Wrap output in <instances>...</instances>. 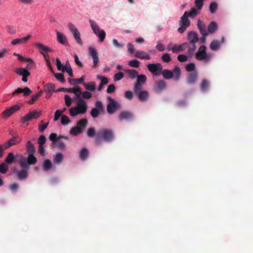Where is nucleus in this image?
Segmentation results:
<instances>
[{
  "label": "nucleus",
  "mask_w": 253,
  "mask_h": 253,
  "mask_svg": "<svg viewBox=\"0 0 253 253\" xmlns=\"http://www.w3.org/2000/svg\"><path fill=\"white\" fill-rule=\"evenodd\" d=\"M44 91L45 92H55V85L52 83H48L44 86Z\"/></svg>",
  "instance_id": "33"
},
{
  "label": "nucleus",
  "mask_w": 253,
  "mask_h": 253,
  "mask_svg": "<svg viewBox=\"0 0 253 253\" xmlns=\"http://www.w3.org/2000/svg\"><path fill=\"white\" fill-rule=\"evenodd\" d=\"M217 29V26L215 22H211L208 26V30L210 33H214Z\"/></svg>",
  "instance_id": "36"
},
{
  "label": "nucleus",
  "mask_w": 253,
  "mask_h": 253,
  "mask_svg": "<svg viewBox=\"0 0 253 253\" xmlns=\"http://www.w3.org/2000/svg\"><path fill=\"white\" fill-rule=\"evenodd\" d=\"M134 118L133 114L130 111H122L119 116V119L120 121H132Z\"/></svg>",
  "instance_id": "9"
},
{
  "label": "nucleus",
  "mask_w": 253,
  "mask_h": 253,
  "mask_svg": "<svg viewBox=\"0 0 253 253\" xmlns=\"http://www.w3.org/2000/svg\"><path fill=\"white\" fill-rule=\"evenodd\" d=\"M60 138H63L64 139H67L68 137H65V136H60L59 137H58L57 138V141H56V143H57V146H58V147L60 149H64L65 148V144L64 143H63V142L61 140H60Z\"/></svg>",
  "instance_id": "45"
},
{
  "label": "nucleus",
  "mask_w": 253,
  "mask_h": 253,
  "mask_svg": "<svg viewBox=\"0 0 253 253\" xmlns=\"http://www.w3.org/2000/svg\"><path fill=\"white\" fill-rule=\"evenodd\" d=\"M186 70L188 72L193 71L195 69V65L194 63H191L186 65Z\"/></svg>",
  "instance_id": "62"
},
{
  "label": "nucleus",
  "mask_w": 253,
  "mask_h": 253,
  "mask_svg": "<svg viewBox=\"0 0 253 253\" xmlns=\"http://www.w3.org/2000/svg\"><path fill=\"white\" fill-rule=\"evenodd\" d=\"M114 133L113 130L109 128H102L97 131L94 138L96 145H100L103 141L111 142L114 139Z\"/></svg>",
  "instance_id": "1"
},
{
  "label": "nucleus",
  "mask_w": 253,
  "mask_h": 253,
  "mask_svg": "<svg viewBox=\"0 0 253 253\" xmlns=\"http://www.w3.org/2000/svg\"><path fill=\"white\" fill-rule=\"evenodd\" d=\"M196 43L187 42V54L188 56L192 57L193 56L196 48Z\"/></svg>",
  "instance_id": "20"
},
{
  "label": "nucleus",
  "mask_w": 253,
  "mask_h": 253,
  "mask_svg": "<svg viewBox=\"0 0 253 253\" xmlns=\"http://www.w3.org/2000/svg\"><path fill=\"white\" fill-rule=\"evenodd\" d=\"M162 59L164 62L168 63L171 60V57L169 54L164 53L162 56Z\"/></svg>",
  "instance_id": "61"
},
{
  "label": "nucleus",
  "mask_w": 253,
  "mask_h": 253,
  "mask_svg": "<svg viewBox=\"0 0 253 253\" xmlns=\"http://www.w3.org/2000/svg\"><path fill=\"white\" fill-rule=\"evenodd\" d=\"M63 159V156L62 153H57L54 158V162L56 164H60Z\"/></svg>",
  "instance_id": "43"
},
{
  "label": "nucleus",
  "mask_w": 253,
  "mask_h": 253,
  "mask_svg": "<svg viewBox=\"0 0 253 253\" xmlns=\"http://www.w3.org/2000/svg\"><path fill=\"white\" fill-rule=\"evenodd\" d=\"M143 84H140L139 83H136L134 86V91L135 93L136 94L139 91H141V89Z\"/></svg>",
  "instance_id": "64"
},
{
  "label": "nucleus",
  "mask_w": 253,
  "mask_h": 253,
  "mask_svg": "<svg viewBox=\"0 0 253 253\" xmlns=\"http://www.w3.org/2000/svg\"><path fill=\"white\" fill-rule=\"evenodd\" d=\"M63 69L64 71H66L71 77L74 76L72 68L70 66V63L68 61H67L65 63V65Z\"/></svg>",
  "instance_id": "32"
},
{
  "label": "nucleus",
  "mask_w": 253,
  "mask_h": 253,
  "mask_svg": "<svg viewBox=\"0 0 253 253\" xmlns=\"http://www.w3.org/2000/svg\"><path fill=\"white\" fill-rule=\"evenodd\" d=\"M108 99L110 103L107 106V111L109 114H113L120 107V105L111 97H109Z\"/></svg>",
  "instance_id": "7"
},
{
  "label": "nucleus",
  "mask_w": 253,
  "mask_h": 253,
  "mask_svg": "<svg viewBox=\"0 0 253 253\" xmlns=\"http://www.w3.org/2000/svg\"><path fill=\"white\" fill-rule=\"evenodd\" d=\"M148 70L155 75H159L162 72L163 66L160 63L149 64L147 65Z\"/></svg>",
  "instance_id": "8"
},
{
  "label": "nucleus",
  "mask_w": 253,
  "mask_h": 253,
  "mask_svg": "<svg viewBox=\"0 0 253 253\" xmlns=\"http://www.w3.org/2000/svg\"><path fill=\"white\" fill-rule=\"evenodd\" d=\"M57 35V41L62 44L65 45L67 43V39L66 37L63 34L60 33L57 30H56Z\"/></svg>",
  "instance_id": "19"
},
{
  "label": "nucleus",
  "mask_w": 253,
  "mask_h": 253,
  "mask_svg": "<svg viewBox=\"0 0 253 253\" xmlns=\"http://www.w3.org/2000/svg\"><path fill=\"white\" fill-rule=\"evenodd\" d=\"M27 161L29 166L34 165L37 162V159L34 156V154H29Z\"/></svg>",
  "instance_id": "41"
},
{
  "label": "nucleus",
  "mask_w": 253,
  "mask_h": 253,
  "mask_svg": "<svg viewBox=\"0 0 253 253\" xmlns=\"http://www.w3.org/2000/svg\"><path fill=\"white\" fill-rule=\"evenodd\" d=\"M173 77L175 81L179 79L180 77L181 71L180 69L178 66H175L173 70Z\"/></svg>",
  "instance_id": "30"
},
{
  "label": "nucleus",
  "mask_w": 253,
  "mask_h": 253,
  "mask_svg": "<svg viewBox=\"0 0 253 253\" xmlns=\"http://www.w3.org/2000/svg\"><path fill=\"white\" fill-rule=\"evenodd\" d=\"M46 142V137L44 135H42L40 136V137L38 139V143L39 144V146H43V144Z\"/></svg>",
  "instance_id": "59"
},
{
  "label": "nucleus",
  "mask_w": 253,
  "mask_h": 253,
  "mask_svg": "<svg viewBox=\"0 0 253 253\" xmlns=\"http://www.w3.org/2000/svg\"><path fill=\"white\" fill-rule=\"evenodd\" d=\"M27 169L23 168L21 170L14 169L13 172L16 174L17 177L20 180L26 179L28 176Z\"/></svg>",
  "instance_id": "11"
},
{
  "label": "nucleus",
  "mask_w": 253,
  "mask_h": 253,
  "mask_svg": "<svg viewBox=\"0 0 253 253\" xmlns=\"http://www.w3.org/2000/svg\"><path fill=\"white\" fill-rule=\"evenodd\" d=\"M220 46V42L218 40H213L210 44V48L212 50H217L219 48Z\"/></svg>",
  "instance_id": "42"
},
{
  "label": "nucleus",
  "mask_w": 253,
  "mask_h": 253,
  "mask_svg": "<svg viewBox=\"0 0 253 253\" xmlns=\"http://www.w3.org/2000/svg\"><path fill=\"white\" fill-rule=\"evenodd\" d=\"M76 103V106L72 107L69 109V114L72 117H75L78 114H84L87 109L86 102L83 98L78 99Z\"/></svg>",
  "instance_id": "2"
},
{
  "label": "nucleus",
  "mask_w": 253,
  "mask_h": 253,
  "mask_svg": "<svg viewBox=\"0 0 253 253\" xmlns=\"http://www.w3.org/2000/svg\"><path fill=\"white\" fill-rule=\"evenodd\" d=\"M83 84L85 87L86 89L89 91H93L95 89L96 84L94 82H90L87 84L83 83Z\"/></svg>",
  "instance_id": "26"
},
{
  "label": "nucleus",
  "mask_w": 253,
  "mask_h": 253,
  "mask_svg": "<svg viewBox=\"0 0 253 253\" xmlns=\"http://www.w3.org/2000/svg\"><path fill=\"white\" fill-rule=\"evenodd\" d=\"M15 72L19 76L22 77L24 76H30L31 74L30 72H29L27 69L22 67L17 69Z\"/></svg>",
  "instance_id": "25"
},
{
  "label": "nucleus",
  "mask_w": 253,
  "mask_h": 253,
  "mask_svg": "<svg viewBox=\"0 0 253 253\" xmlns=\"http://www.w3.org/2000/svg\"><path fill=\"white\" fill-rule=\"evenodd\" d=\"M80 158L82 161L86 160L89 156V151L86 148H83L80 152Z\"/></svg>",
  "instance_id": "24"
},
{
  "label": "nucleus",
  "mask_w": 253,
  "mask_h": 253,
  "mask_svg": "<svg viewBox=\"0 0 253 253\" xmlns=\"http://www.w3.org/2000/svg\"><path fill=\"white\" fill-rule=\"evenodd\" d=\"M96 133L95 130L93 127L89 128L87 131V135L88 137L90 138L93 136L95 137Z\"/></svg>",
  "instance_id": "54"
},
{
  "label": "nucleus",
  "mask_w": 253,
  "mask_h": 253,
  "mask_svg": "<svg viewBox=\"0 0 253 253\" xmlns=\"http://www.w3.org/2000/svg\"><path fill=\"white\" fill-rule=\"evenodd\" d=\"M54 76L55 78L61 82L62 83L65 82V78L64 74L62 73H55L54 74Z\"/></svg>",
  "instance_id": "51"
},
{
  "label": "nucleus",
  "mask_w": 253,
  "mask_h": 253,
  "mask_svg": "<svg viewBox=\"0 0 253 253\" xmlns=\"http://www.w3.org/2000/svg\"><path fill=\"white\" fill-rule=\"evenodd\" d=\"M89 22L93 32L95 35H97L98 32L100 31V28L94 21L89 19Z\"/></svg>",
  "instance_id": "28"
},
{
  "label": "nucleus",
  "mask_w": 253,
  "mask_h": 253,
  "mask_svg": "<svg viewBox=\"0 0 253 253\" xmlns=\"http://www.w3.org/2000/svg\"><path fill=\"white\" fill-rule=\"evenodd\" d=\"M41 114V112H39L37 110H34L33 111L30 112L25 116L21 118V123L24 124L28 121H31L33 119H37L40 116Z\"/></svg>",
  "instance_id": "6"
},
{
  "label": "nucleus",
  "mask_w": 253,
  "mask_h": 253,
  "mask_svg": "<svg viewBox=\"0 0 253 253\" xmlns=\"http://www.w3.org/2000/svg\"><path fill=\"white\" fill-rule=\"evenodd\" d=\"M206 48V46L204 45L200 46L195 53V58L197 60L203 61L204 63H208L211 60L212 55L207 53Z\"/></svg>",
  "instance_id": "4"
},
{
  "label": "nucleus",
  "mask_w": 253,
  "mask_h": 253,
  "mask_svg": "<svg viewBox=\"0 0 253 253\" xmlns=\"http://www.w3.org/2000/svg\"><path fill=\"white\" fill-rule=\"evenodd\" d=\"M82 130L80 129L77 126L73 127L70 130V134L74 135L77 136L82 132Z\"/></svg>",
  "instance_id": "46"
},
{
  "label": "nucleus",
  "mask_w": 253,
  "mask_h": 253,
  "mask_svg": "<svg viewBox=\"0 0 253 253\" xmlns=\"http://www.w3.org/2000/svg\"><path fill=\"white\" fill-rule=\"evenodd\" d=\"M88 49L89 54L92 56L93 58V67H96L99 61V58L97 52L95 49L91 46H89Z\"/></svg>",
  "instance_id": "13"
},
{
  "label": "nucleus",
  "mask_w": 253,
  "mask_h": 253,
  "mask_svg": "<svg viewBox=\"0 0 253 253\" xmlns=\"http://www.w3.org/2000/svg\"><path fill=\"white\" fill-rule=\"evenodd\" d=\"M87 124V120L86 119H82L78 122L77 126L82 130H84Z\"/></svg>",
  "instance_id": "35"
},
{
  "label": "nucleus",
  "mask_w": 253,
  "mask_h": 253,
  "mask_svg": "<svg viewBox=\"0 0 253 253\" xmlns=\"http://www.w3.org/2000/svg\"><path fill=\"white\" fill-rule=\"evenodd\" d=\"M65 104L67 107H70L72 103V99L67 94L64 95Z\"/></svg>",
  "instance_id": "53"
},
{
  "label": "nucleus",
  "mask_w": 253,
  "mask_h": 253,
  "mask_svg": "<svg viewBox=\"0 0 253 253\" xmlns=\"http://www.w3.org/2000/svg\"><path fill=\"white\" fill-rule=\"evenodd\" d=\"M8 170V166L6 163H2L0 165V172L2 174H5Z\"/></svg>",
  "instance_id": "47"
},
{
  "label": "nucleus",
  "mask_w": 253,
  "mask_h": 253,
  "mask_svg": "<svg viewBox=\"0 0 253 253\" xmlns=\"http://www.w3.org/2000/svg\"><path fill=\"white\" fill-rule=\"evenodd\" d=\"M146 80L147 78L145 75L143 74L138 75L137 76L136 83L143 84L146 82Z\"/></svg>",
  "instance_id": "44"
},
{
  "label": "nucleus",
  "mask_w": 253,
  "mask_h": 253,
  "mask_svg": "<svg viewBox=\"0 0 253 253\" xmlns=\"http://www.w3.org/2000/svg\"><path fill=\"white\" fill-rule=\"evenodd\" d=\"M99 38V42H102L105 38L106 33L104 30H101L98 32L97 35H96Z\"/></svg>",
  "instance_id": "49"
},
{
  "label": "nucleus",
  "mask_w": 253,
  "mask_h": 253,
  "mask_svg": "<svg viewBox=\"0 0 253 253\" xmlns=\"http://www.w3.org/2000/svg\"><path fill=\"white\" fill-rule=\"evenodd\" d=\"M125 72L128 74L129 78L131 79H135L138 74V72L134 69L125 70Z\"/></svg>",
  "instance_id": "31"
},
{
  "label": "nucleus",
  "mask_w": 253,
  "mask_h": 253,
  "mask_svg": "<svg viewBox=\"0 0 253 253\" xmlns=\"http://www.w3.org/2000/svg\"><path fill=\"white\" fill-rule=\"evenodd\" d=\"M26 149L28 154H34L35 152V148L30 141L27 142Z\"/></svg>",
  "instance_id": "37"
},
{
  "label": "nucleus",
  "mask_w": 253,
  "mask_h": 253,
  "mask_svg": "<svg viewBox=\"0 0 253 253\" xmlns=\"http://www.w3.org/2000/svg\"><path fill=\"white\" fill-rule=\"evenodd\" d=\"M124 76V74L122 72H119L116 74H115L114 76V81L115 82L121 80L123 78Z\"/></svg>",
  "instance_id": "52"
},
{
  "label": "nucleus",
  "mask_w": 253,
  "mask_h": 253,
  "mask_svg": "<svg viewBox=\"0 0 253 253\" xmlns=\"http://www.w3.org/2000/svg\"><path fill=\"white\" fill-rule=\"evenodd\" d=\"M198 78V73L196 72H193L190 73L186 79V82L188 84H192L196 83Z\"/></svg>",
  "instance_id": "15"
},
{
  "label": "nucleus",
  "mask_w": 253,
  "mask_h": 253,
  "mask_svg": "<svg viewBox=\"0 0 253 253\" xmlns=\"http://www.w3.org/2000/svg\"><path fill=\"white\" fill-rule=\"evenodd\" d=\"M74 36V37L76 41V42L80 45H82L83 44V41L81 38V34L78 31V30H76L72 33Z\"/></svg>",
  "instance_id": "27"
},
{
  "label": "nucleus",
  "mask_w": 253,
  "mask_h": 253,
  "mask_svg": "<svg viewBox=\"0 0 253 253\" xmlns=\"http://www.w3.org/2000/svg\"><path fill=\"white\" fill-rule=\"evenodd\" d=\"M166 83L165 81L160 80L156 83L154 87V91L158 93H161L163 90L166 88Z\"/></svg>",
  "instance_id": "12"
},
{
  "label": "nucleus",
  "mask_w": 253,
  "mask_h": 253,
  "mask_svg": "<svg viewBox=\"0 0 253 253\" xmlns=\"http://www.w3.org/2000/svg\"><path fill=\"white\" fill-rule=\"evenodd\" d=\"M42 167L44 170L49 171L52 167L51 161L48 159L44 160L42 164Z\"/></svg>",
  "instance_id": "40"
},
{
  "label": "nucleus",
  "mask_w": 253,
  "mask_h": 253,
  "mask_svg": "<svg viewBox=\"0 0 253 253\" xmlns=\"http://www.w3.org/2000/svg\"><path fill=\"white\" fill-rule=\"evenodd\" d=\"M163 77L165 79H170L173 77V73L168 69L164 70L162 72Z\"/></svg>",
  "instance_id": "38"
},
{
  "label": "nucleus",
  "mask_w": 253,
  "mask_h": 253,
  "mask_svg": "<svg viewBox=\"0 0 253 253\" xmlns=\"http://www.w3.org/2000/svg\"><path fill=\"white\" fill-rule=\"evenodd\" d=\"M209 86V83L206 80H204L201 84L200 88L202 90H206Z\"/></svg>",
  "instance_id": "63"
},
{
  "label": "nucleus",
  "mask_w": 253,
  "mask_h": 253,
  "mask_svg": "<svg viewBox=\"0 0 253 253\" xmlns=\"http://www.w3.org/2000/svg\"><path fill=\"white\" fill-rule=\"evenodd\" d=\"M128 65L134 68H138L140 65V62L136 59H132L128 62Z\"/></svg>",
  "instance_id": "48"
},
{
  "label": "nucleus",
  "mask_w": 253,
  "mask_h": 253,
  "mask_svg": "<svg viewBox=\"0 0 253 253\" xmlns=\"http://www.w3.org/2000/svg\"><path fill=\"white\" fill-rule=\"evenodd\" d=\"M217 8V4L215 2H212L210 4V10L211 13H214Z\"/></svg>",
  "instance_id": "55"
},
{
  "label": "nucleus",
  "mask_w": 253,
  "mask_h": 253,
  "mask_svg": "<svg viewBox=\"0 0 253 253\" xmlns=\"http://www.w3.org/2000/svg\"><path fill=\"white\" fill-rule=\"evenodd\" d=\"M16 160L23 168L27 169H29V166L28 163L27 159L24 157L21 154H16Z\"/></svg>",
  "instance_id": "10"
},
{
  "label": "nucleus",
  "mask_w": 253,
  "mask_h": 253,
  "mask_svg": "<svg viewBox=\"0 0 253 253\" xmlns=\"http://www.w3.org/2000/svg\"><path fill=\"white\" fill-rule=\"evenodd\" d=\"M136 94L137 95L139 100L141 102L147 100L149 97V93L146 90L140 91Z\"/></svg>",
  "instance_id": "21"
},
{
  "label": "nucleus",
  "mask_w": 253,
  "mask_h": 253,
  "mask_svg": "<svg viewBox=\"0 0 253 253\" xmlns=\"http://www.w3.org/2000/svg\"><path fill=\"white\" fill-rule=\"evenodd\" d=\"M187 48V42H184L181 44L177 45L174 44L173 46L171 48V50H172L173 53H177L179 51H181Z\"/></svg>",
  "instance_id": "14"
},
{
  "label": "nucleus",
  "mask_w": 253,
  "mask_h": 253,
  "mask_svg": "<svg viewBox=\"0 0 253 253\" xmlns=\"http://www.w3.org/2000/svg\"><path fill=\"white\" fill-rule=\"evenodd\" d=\"M95 108H93L90 111V115L93 118H97L100 113L104 111V108L102 102L100 101L95 102Z\"/></svg>",
  "instance_id": "5"
},
{
  "label": "nucleus",
  "mask_w": 253,
  "mask_h": 253,
  "mask_svg": "<svg viewBox=\"0 0 253 253\" xmlns=\"http://www.w3.org/2000/svg\"><path fill=\"white\" fill-rule=\"evenodd\" d=\"M70 123V120L68 116L65 115L61 116V123L64 125H66Z\"/></svg>",
  "instance_id": "56"
},
{
  "label": "nucleus",
  "mask_w": 253,
  "mask_h": 253,
  "mask_svg": "<svg viewBox=\"0 0 253 253\" xmlns=\"http://www.w3.org/2000/svg\"><path fill=\"white\" fill-rule=\"evenodd\" d=\"M74 94L76 95L77 98H78V100L80 98H82L81 96L82 94V92L81 90V88L79 86H76L75 92Z\"/></svg>",
  "instance_id": "50"
},
{
  "label": "nucleus",
  "mask_w": 253,
  "mask_h": 253,
  "mask_svg": "<svg viewBox=\"0 0 253 253\" xmlns=\"http://www.w3.org/2000/svg\"><path fill=\"white\" fill-rule=\"evenodd\" d=\"M42 91H40L36 94L33 95L31 96V99L28 101V103L29 104H33L39 97L42 96Z\"/></svg>",
  "instance_id": "34"
},
{
  "label": "nucleus",
  "mask_w": 253,
  "mask_h": 253,
  "mask_svg": "<svg viewBox=\"0 0 253 253\" xmlns=\"http://www.w3.org/2000/svg\"><path fill=\"white\" fill-rule=\"evenodd\" d=\"M31 36L28 35L27 37L22 38L21 39H16L11 41V44L13 45L20 44L25 43L30 39Z\"/></svg>",
  "instance_id": "18"
},
{
  "label": "nucleus",
  "mask_w": 253,
  "mask_h": 253,
  "mask_svg": "<svg viewBox=\"0 0 253 253\" xmlns=\"http://www.w3.org/2000/svg\"><path fill=\"white\" fill-rule=\"evenodd\" d=\"M37 47L38 48L39 52L42 54H45L46 53V49H45L46 46H44L42 43L40 42H36Z\"/></svg>",
  "instance_id": "39"
},
{
  "label": "nucleus",
  "mask_w": 253,
  "mask_h": 253,
  "mask_svg": "<svg viewBox=\"0 0 253 253\" xmlns=\"http://www.w3.org/2000/svg\"><path fill=\"white\" fill-rule=\"evenodd\" d=\"M187 39L189 42L196 43L199 41V39L197 34L193 31L188 33L187 35Z\"/></svg>",
  "instance_id": "17"
},
{
  "label": "nucleus",
  "mask_w": 253,
  "mask_h": 253,
  "mask_svg": "<svg viewBox=\"0 0 253 253\" xmlns=\"http://www.w3.org/2000/svg\"><path fill=\"white\" fill-rule=\"evenodd\" d=\"M134 57L141 59L150 60V56L144 51L137 50L135 52Z\"/></svg>",
  "instance_id": "16"
},
{
  "label": "nucleus",
  "mask_w": 253,
  "mask_h": 253,
  "mask_svg": "<svg viewBox=\"0 0 253 253\" xmlns=\"http://www.w3.org/2000/svg\"><path fill=\"white\" fill-rule=\"evenodd\" d=\"M56 66L58 70L59 71H62L63 72H64V70L63 69L64 67L62 64H61V62L59 58L56 59Z\"/></svg>",
  "instance_id": "58"
},
{
  "label": "nucleus",
  "mask_w": 253,
  "mask_h": 253,
  "mask_svg": "<svg viewBox=\"0 0 253 253\" xmlns=\"http://www.w3.org/2000/svg\"><path fill=\"white\" fill-rule=\"evenodd\" d=\"M97 78L98 80H101V84L103 85L108 83V79L105 77H102L101 76H97Z\"/></svg>",
  "instance_id": "57"
},
{
  "label": "nucleus",
  "mask_w": 253,
  "mask_h": 253,
  "mask_svg": "<svg viewBox=\"0 0 253 253\" xmlns=\"http://www.w3.org/2000/svg\"><path fill=\"white\" fill-rule=\"evenodd\" d=\"M22 139L18 136V135H14L13 137L9 139L8 141L11 144V146L17 145L22 141Z\"/></svg>",
  "instance_id": "29"
},
{
  "label": "nucleus",
  "mask_w": 253,
  "mask_h": 253,
  "mask_svg": "<svg viewBox=\"0 0 253 253\" xmlns=\"http://www.w3.org/2000/svg\"><path fill=\"white\" fill-rule=\"evenodd\" d=\"M16 155L14 156L13 153H9L5 158V163L9 165L12 164L16 161Z\"/></svg>",
  "instance_id": "23"
},
{
  "label": "nucleus",
  "mask_w": 253,
  "mask_h": 253,
  "mask_svg": "<svg viewBox=\"0 0 253 253\" xmlns=\"http://www.w3.org/2000/svg\"><path fill=\"white\" fill-rule=\"evenodd\" d=\"M12 114L10 111L9 109H7L5 110L1 114V117L3 118H6L9 117L10 115H11Z\"/></svg>",
  "instance_id": "60"
},
{
  "label": "nucleus",
  "mask_w": 253,
  "mask_h": 253,
  "mask_svg": "<svg viewBox=\"0 0 253 253\" xmlns=\"http://www.w3.org/2000/svg\"><path fill=\"white\" fill-rule=\"evenodd\" d=\"M188 17H194L195 16L191 11H185L183 16L181 17L178 22L180 27L177 30L179 33H183L190 26V21L188 18Z\"/></svg>",
  "instance_id": "3"
},
{
  "label": "nucleus",
  "mask_w": 253,
  "mask_h": 253,
  "mask_svg": "<svg viewBox=\"0 0 253 253\" xmlns=\"http://www.w3.org/2000/svg\"><path fill=\"white\" fill-rule=\"evenodd\" d=\"M197 26L202 36L206 37L208 35L206 30L205 25L202 24V21L200 20H198L197 22Z\"/></svg>",
  "instance_id": "22"
}]
</instances>
